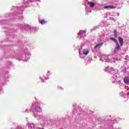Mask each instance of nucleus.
Wrapping results in <instances>:
<instances>
[{
	"label": "nucleus",
	"mask_w": 129,
	"mask_h": 129,
	"mask_svg": "<svg viewBox=\"0 0 129 129\" xmlns=\"http://www.w3.org/2000/svg\"><path fill=\"white\" fill-rule=\"evenodd\" d=\"M36 101L33 102L34 110L36 112H42V107L44 105V104L41 101L37 100V98L35 97Z\"/></svg>",
	"instance_id": "f257e3e1"
},
{
	"label": "nucleus",
	"mask_w": 129,
	"mask_h": 129,
	"mask_svg": "<svg viewBox=\"0 0 129 129\" xmlns=\"http://www.w3.org/2000/svg\"><path fill=\"white\" fill-rule=\"evenodd\" d=\"M27 125H28V127H29V128H32V126H31V124L28 123L27 124Z\"/></svg>",
	"instance_id": "4468645a"
},
{
	"label": "nucleus",
	"mask_w": 129,
	"mask_h": 129,
	"mask_svg": "<svg viewBox=\"0 0 129 129\" xmlns=\"http://www.w3.org/2000/svg\"><path fill=\"white\" fill-rule=\"evenodd\" d=\"M48 73L49 74L50 73V71H48Z\"/></svg>",
	"instance_id": "a211bd4d"
},
{
	"label": "nucleus",
	"mask_w": 129,
	"mask_h": 129,
	"mask_svg": "<svg viewBox=\"0 0 129 129\" xmlns=\"http://www.w3.org/2000/svg\"><path fill=\"white\" fill-rule=\"evenodd\" d=\"M2 93H3V89L2 88H0V94H2Z\"/></svg>",
	"instance_id": "ddd939ff"
},
{
	"label": "nucleus",
	"mask_w": 129,
	"mask_h": 129,
	"mask_svg": "<svg viewBox=\"0 0 129 129\" xmlns=\"http://www.w3.org/2000/svg\"><path fill=\"white\" fill-rule=\"evenodd\" d=\"M119 94L120 96L124 98V101H127V99H128L129 89H126L124 88V90L120 92Z\"/></svg>",
	"instance_id": "f03ea898"
},
{
	"label": "nucleus",
	"mask_w": 129,
	"mask_h": 129,
	"mask_svg": "<svg viewBox=\"0 0 129 129\" xmlns=\"http://www.w3.org/2000/svg\"><path fill=\"white\" fill-rule=\"evenodd\" d=\"M103 8L104 9H115L116 7L109 6H104Z\"/></svg>",
	"instance_id": "423d86ee"
},
{
	"label": "nucleus",
	"mask_w": 129,
	"mask_h": 129,
	"mask_svg": "<svg viewBox=\"0 0 129 129\" xmlns=\"http://www.w3.org/2000/svg\"><path fill=\"white\" fill-rule=\"evenodd\" d=\"M114 122H115H115H117V121H115Z\"/></svg>",
	"instance_id": "6ab92c4d"
},
{
	"label": "nucleus",
	"mask_w": 129,
	"mask_h": 129,
	"mask_svg": "<svg viewBox=\"0 0 129 129\" xmlns=\"http://www.w3.org/2000/svg\"><path fill=\"white\" fill-rule=\"evenodd\" d=\"M124 83V84H123ZM113 84H115L117 86H119L120 88H124V84L126 85H129V81H124V82H120V81H113Z\"/></svg>",
	"instance_id": "7ed1b4c3"
},
{
	"label": "nucleus",
	"mask_w": 129,
	"mask_h": 129,
	"mask_svg": "<svg viewBox=\"0 0 129 129\" xmlns=\"http://www.w3.org/2000/svg\"><path fill=\"white\" fill-rule=\"evenodd\" d=\"M40 23L41 24V25H45V24H47V21L42 20L40 21Z\"/></svg>",
	"instance_id": "9d476101"
},
{
	"label": "nucleus",
	"mask_w": 129,
	"mask_h": 129,
	"mask_svg": "<svg viewBox=\"0 0 129 129\" xmlns=\"http://www.w3.org/2000/svg\"><path fill=\"white\" fill-rule=\"evenodd\" d=\"M103 45V43H100L98 44L95 46V49H96V48H100L101 47H102Z\"/></svg>",
	"instance_id": "6e6552de"
},
{
	"label": "nucleus",
	"mask_w": 129,
	"mask_h": 129,
	"mask_svg": "<svg viewBox=\"0 0 129 129\" xmlns=\"http://www.w3.org/2000/svg\"><path fill=\"white\" fill-rule=\"evenodd\" d=\"M32 110V108L31 109H27L25 110V112H30Z\"/></svg>",
	"instance_id": "f8f14e48"
},
{
	"label": "nucleus",
	"mask_w": 129,
	"mask_h": 129,
	"mask_svg": "<svg viewBox=\"0 0 129 129\" xmlns=\"http://www.w3.org/2000/svg\"><path fill=\"white\" fill-rule=\"evenodd\" d=\"M89 52H88V50L87 49H83V54H84V55H87L88 54Z\"/></svg>",
	"instance_id": "1a4fd4ad"
},
{
	"label": "nucleus",
	"mask_w": 129,
	"mask_h": 129,
	"mask_svg": "<svg viewBox=\"0 0 129 129\" xmlns=\"http://www.w3.org/2000/svg\"><path fill=\"white\" fill-rule=\"evenodd\" d=\"M88 5H90V7H91L92 8H94V6H95V3L93 2H88Z\"/></svg>",
	"instance_id": "0eeeda50"
},
{
	"label": "nucleus",
	"mask_w": 129,
	"mask_h": 129,
	"mask_svg": "<svg viewBox=\"0 0 129 129\" xmlns=\"http://www.w3.org/2000/svg\"><path fill=\"white\" fill-rule=\"evenodd\" d=\"M114 36L115 38H117V34H116V33L114 34Z\"/></svg>",
	"instance_id": "2eb2a0df"
},
{
	"label": "nucleus",
	"mask_w": 129,
	"mask_h": 129,
	"mask_svg": "<svg viewBox=\"0 0 129 129\" xmlns=\"http://www.w3.org/2000/svg\"><path fill=\"white\" fill-rule=\"evenodd\" d=\"M110 39V40H111V41H113V42H114L116 43V49L117 51H118V50H119V48H120V46H119V44H118V42H117L116 39H115V38L113 37H111Z\"/></svg>",
	"instance_id": "20e7f679"
},
{
	"label": "nucleus",
	"mask_w": 129,
	"mask_h": 129,
	"mask_svg": "<svg viewBox=\"0 0 129 129\" xmlns=\"http://www.w3.org/2000/svg\"><path fill=\"white\" fill-rule=\"evenodd\" d=\"M118 41L120 43V46H123V38L120 37H118Z\"/></svg>",
	"instance_id": "39448f33"
},
{
	"label": "nucleus",
	"mask_w": 129,
	"mask_h": 129,
	"mask_svg": "<svg viewBox=\"0 0 129 129\" xmlns=\"http://www.w3.org/2000/svg\"><path fill=\"white\" fill-rule=\"evenodd\" d=\"M116 119H118V118H116Z\"/></svg>",
	"instance_id": "aec40b11"
},
{
	"label": "nucleus",
	"mask_w": 129,
	"mask_h": 129,
	"mask_svg": "<svg viewBox=\"0 0 129 129\" xmlns=\"http://www.w3.org/2000/svg\"><path fill=\"white\" fill-rule=\"evenodd\" d=\"M60 90H63V89L62 88V87H60Z\"/></svg>",
	"instance_id": "f3484780"
},
{
	"label": "nucleus",
	"mask_w": 129,
	"mask_h": 129,
	"mask_svg": "<svg viewBox=\"0 0 129 129\" xmlns=\"http://www.w3.org/2000/svg\"><path fill=\"white\" fill-rule=\"evenodd\" d=\"M35 117H39V115L34 114Z\"/></svg>",
	"instance_id": "dca6fc26"
},
{
	"label": "nucleus",
	"mask_w": 129,
	"mask_h": 129,
	"mask_svg": "<svg viewBox=\"0 0 129 129\" xmlns=\"http://www.w3.org/2000/svg\"><path fill=\"white\" fill-rule=\"evenodd\" d=\"M123 81H129V77H126L124 78Z\"/></svg>",
	"instance_id": "9b49d317"
}]
</instances>
